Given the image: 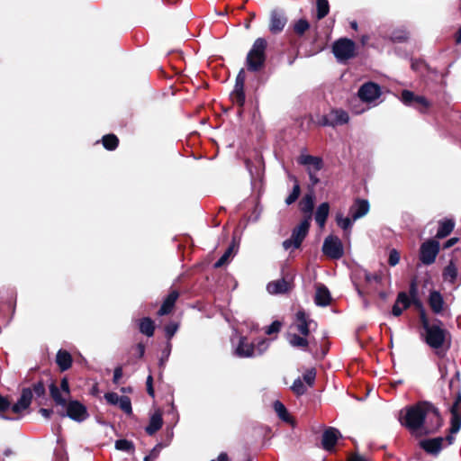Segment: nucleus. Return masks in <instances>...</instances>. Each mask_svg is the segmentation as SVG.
Segmentation results:
<instances>
[{
	"mask_svg": "<svg viewBox=\"0 0 461 461\" xmlns=\"http://www.w3.org/2000/svg\"><path fill=\"white\" fill-rule=\"evenodd\" d=\"M293 288V281L285 278L271 281L267 285L270 294H281L289 292Z\"/></svg>",
	"mask_w": 461,
	"mask_h": 461,
	"instance_id": "a211bd4d",
	"label": "nucleus"
},
{
	"mask_svg": "<svg viewBox=\"0 0 461 461\" xmlns=\"http://www.w3.org/2000/svg\"><path fill=\"white\" fill-rule=\"evenodd\" d=\"M246 81L245 69L241 68L236 77L233 91L230 93V99L233 104L242 106L245 103L244 85Z\"/></svg>",
	"mask_w": 461,
	"mask_h": 461,
	"instance_id": "9d476101",
	"label": "nucleus"
},
{
	"mask_svg": "<svg viewBox=\"0 0 461 461\" xmlns=\"http://www.w3.org/2000/svg\"><path fill=\"white\" fill-rule=\"evenodd\" d=\"M287 19L285 14L281 10H273L270 14L269 30L272 33H278L283 31Z\"/></svg>",
	"mask_w": 461,
	"mask_h": 461,
	"instance_id": "f3484780",
	"label": "nucleus"
},
{
	"mask_svg": "<svg viewBox=\"0 0 461 461\" xmlns=\"http://www.w3.org/2000/svg\"><path fill=\"white\" fill-rule=\"evenodd\" d=\"M301 211L312 217V212L314 207V194L312 191L306 194L300 203Z\"/></svg>",
	"mask_w": 461,
	"mask_h": 461,
	"instance_id": "7c9ffc66",
	"label": "nucleus"
},
{
	"mask_svg": "<svg viewBox=\"0 0 461 461\" xmlns=\"http://www.w3.org/2000/svg\"><path fill=\"white\" fill-rule=\"evenodd\" d=\"M323 253L332 259H339L344 254L343 245L341 240L336 237L328 236L322 245Z\"/></svg>",
	"mask_w": 461,
	"mask_h": 461,
	"instance_id": "1a4fd4ad",
	"label": "nucleus"
},
{
	"mask_svg": "<svg viewBox=\"0 0 461 461\" xmlns=\"http://www.w3.org/2000/svg\"><path fill=\"white\" fill-rule=\"evenodd\" d=\"M443 276L446 281H448L450 283H454L457 276V268L453 264V262H450L444 269Z\"/></svg>",
	"mask_w": 461,
	"mask_h": 461,
	"instance_id": "72a5a7b5",
	"label": "nucleus"
},
{
	"mask_svg": "<svg viewBox=\"0 0 461 461\" xmlns=\"http://www.w3.org/2000/svg\"><path fill=\"white\" fill-rule=\"evenodd\" d=\"M103 145L108 150H113L118 146V139L114 134H108L103 137Z\"/></svg>",
	"mask_w": 461,
	"mask_h": 461,
	"instance_id": "4c0bfd02",
	"label": "nucleus"
},
{
	"mask_svg": "<svg viewBox=\"0 0 461 461\" xmlns=\"http://www.w3.org/2000/svg\"><path fill=\"white\" fill-rule=\"evenodd\" d=\"M293 180L294 182V185L293 187L291 194L285 199V203L287 205L294 203L298 199V197L300 195V192H301L300 185H299L296 177L294 176Z\"/></svg>",
	"mask_w": 461,
	"mask_h": 461,
	"instance_id": "e433bc0d",
	"label": "nucleus"
},
{
	"mask_svg": "<svg viewBox=\"0 0 461 461\" xmlns=\"http://www.w3.org/2000/svg\"><path fill=\"white\" fill-rule=\"evenodd\" d=\"M454 226H455V223L452 220L441 221L438 225L436 238L443 239V238L448 236L452 232Z\"/></svg>",
	"mask_w": 461,
	"mask_h": 461,
	"instance_id": "2f4dec72",
	"label": "nucleus"
},
{
	"mask_svg": "<svg viewBox=\"0 0 461 461\" xmlns=\"http://www.w3.org/2000/svg\"><path fill=\"white\" fill-rule=\"evenodd\" d=\"M417 295H418V288H417L415 281H412L410 285V296L415 302V304L417 305V307L420 309L419 303H420L419 301H415Z\"/></svg>",
	"mask_w": 461,
	"mask_h": 461,
	"instance_id": "13d9d810",
	"label": "nucleus"
},
{
	"mask_svg": "<svg viewBox=\"0 0 461 461\" xmlns=\"http://www.w3.org/2000/svg\"><path fill=\"white\" fill-rule=\"evenodd\" d=\"M400 421L416 437L433 433L441 426V417L438 410L426 402L402 411Z\"/></svg>",
	"mask_w": 461,
	"mask_h": 461,
	"instance_id": "f257e3e1",
	"label": "nucleus"
},
{
	"mask_svg": "<svg viewBox=\"0 0 461 461\" xmlns=\"http://www.w3.org/2000/svg\"><path fill=\"white\" fill-rule=\"evenodd\" d=\"M178 330V325L175 322H170L165 327V334L167 339H171V338L176 334Z\"/></svg>",
	"mask_w": 461,
	"mask_h": 461,
	"instance_id": "603ef678",
	"label": "nucleus"
},
{
	"mask_svg": "<svg viewBox=\"0 0 461 461\" xmlns=\"http://www.w3.org/2000/svg\"><path fill=\"white\" fill-rule=\"evenodd\" d=\"M451 420L449 431L456 434L461 428V393H458L451 409Z\"/></svg>",
	"mask_w": 461,
	"mask_h": 461,
	"instance_id": "2eb2a0df",
	"label": "nucleus"
},
{
	"mask_svg": "<svg viewBox=\"0 0 461 461\" xmlns=\"http://www.w3.org/2000/svg\"><path fill=\"white\" fill-rule=\"evenodd\" d=\"M291 388L294 391V393L297 395H303L307 390L305 384L301 380V378L295 379Z\"/></svg>",
	"mask_w": 461,
	"mask_h": 461,
	"instance_id": "a18cd8bd",
	"label": "nucleus"
},
{
	"mask_svg": "<svg viewBox=\"0 0 461 461\" xmlns=\"http://www.w3.org/2000/svg\"><path fill=\"white\" fill-rule=\"evenodd\" d=\"M401 101L409 106H413L424 112L429 105L428 100L421 95H415L411 91L403 90L402 92Z\"/></svg>",
	"mask_w": 461,
	"mask_h": 461,
	"instance_id": "f8f14e48",
	"label": "nucleus"
},
{
	"mask_svg": "<svg viewBox=\"0 0 461 461\" xmlns=\"http://www.w3.org/2000/svg\"><path fill=\"white\" fill-rule=\"evenodd\" d=\"M419 306L420 320L425 330V342L436 350L441 349L446 344L448 348L450 345L449 332L442 327V321L435 320L434 323H430L422 304L419 303Z\"/></svg>",
	"mask_w": 461,
	"mask_h": 461,
	"instance_id": "f03ea898",
	"label": "nucleus"
},
{
	"mask_svg": "<svg viewBox=\"0 0 461 461\" xmlns=\"http://www.w3.org/2000/svg\"><path fill=\"white\" fill-rule=\"evenodd\" d=\"M122 396L116 393H106L104 399L111 405H117Z\"/></svg>",
	"mask_w": 461,
	"mask_h": 461,
	"instance_id": "5fc2aeb1",
	"label": "nucleus"
},
{
	"mask_svg": "<svg viewBox=\"0 0 461 461\" xmlns=\"http://www.w3.org/2000/svg\"><path fill=\"white\" fill-rule=\"evenodd\" d=\"M60 387L67 393H69V386H68V382L67 379H65V378L62 379L61 384H60Z\"/></svg>",
	"mask_w": 461,
	"mask_h": 461,
	"instance_id": "774afa93",
	"label": "nucleus"
},
{
	"mask_svg": "<svg viewBox=\"0 0 461 461\" xmlns=\"http://www.w3.org/2000/svg\"><path fill=\"white\" fill-rule=\"evenodd\" d=\"M400 261V254L396 249H392L389 253L388 263L390 266L394 267Z\"/></svg>",
	"mask_w": 461,
	"mask_h": 461,
	"instance_id": "4d7b16f0",
	"label": "nucleus"
},
{
	"mask_svg": "<svg viewBox=\"0 0 461 461\" xmlns=\"http://www.w3.org/2000/svg\"><path fill=\"white\" fill-rule=\"evenodd\" d=\"M309 23L306 20L300 19L294 24V29L297 34L303 35L309 29Z\"/></svg>",
	"mask_w": 461,
	"mask_h": 461,
	"instance_id": "49530a36",
	"label": "nucleus"
},
{
	"mask_svg": "<svg viewBox=\"0 0 461 461\" xmlns=\"http://www.w3.org/2000/svg\"><path fill=\"white\" fill-rule=\"evenodd\" d=\"M315 378H316V371L314 368H311L303 374V381L310 387L313 386Z\"/></svg>",
	"mask_w": 461,
	"mask_h": 461,
	"instance_id": "8fccbe9b",
	"label": "nucleus"
},
{
	"mask_svg": "<svg viewBox=\"0 0 461 461\" xmlns=\"http://www.w3.org/2000/svg\"><path fill=\"white\" fill-rule=\"evenodd\" d=\"M267 45V41L264 38H258L254 41L246 58L249 71L257 72L264 67Z\"/></svg>",
	"mask_w": 461,
	"mask_h": 461,
	"instance_id": "7ed1b4c3",
	"label": "nucleus"
},
{
	"mask_svg": "<svg viewBox=\"0 0 461 461\" xmlns=\"http://www.w3.org/2000/svg\"><path fill=\"white\" fill-rule=\"evenodd\" d=\"M299 164L306 167L312 186H315L320 179L317 173L323 167V160L320 157L302 154L298 158Z\"/></svg>",
	"mask_w": 461,
	"mask_h": 461,
	"instance_id": "423d86ee",
	"label": "nucleus"
},
{
	"mask_svg": "<svg viewBox=\"0 0 461 461\" xmlns=\"http://www.w3.org/2000/svg\"><path fill=\"white\" fill-rule=\"evenodd\" d=\"M163 425L162 414L159 411H155L149 418V425L145 430L149 435L155 434Z\"/></svg>",
	"mask_w": 461,
	"mask_h": 461,
	"instance_id": "bb28decb",
	"label": "nucleus"
},
{
	"mask_svg": "<svg viewBox=\"0 0 461 461\" xmlns=\"http://www.w3.org/2000/svg\"><path fill=\"white\" fill-rule=\"evenodd\" d=\"M140 331L146 335L147 337H152L155 330L154 321L149 318L145 317L140 321Z\"/></svg>",
	"mask_w": 461,
	"mask_h": 461,
	"instance_id": "473e14b6",
	"label": "nucleus"
},
{
	"mask_svg": "<svg viewBox=\"0 0 461 461\" xmlns=\"http://www.w3.org/2000/svg\"><path fill=\"white\" fill-rule=\"evenodd\" d=\"M293 327L303 336H308L311 331L317 330V322L311 319L304 311H298L295 313Z\"/></svg>",
	"mask_w": 461,
	"mask_h": 461,
	"instance_id": "6e6552de",
	"label": "nucleus"
},
{
	"mask_svg": "<svg viewBox=\"0 0 461 461\" xmlns=\"http://www.w3.org/2000/svg\"><path fill=\"white\" fill-rule=\"evenodd\" d=\"M269 345H270L269 339H260L256 345H254L256 356H260V355L264 354L269 348Z\"/></svg>",
	"mask_w": 461,
	"mask_h": 461,
	"instance_id": "37998d69",
	"label": "nucleus"
},
{
	"mask_svg": "<svg viewBox=\"0 0 461 461\" xmlns=\"http://www.w3.org/2000/svg\"><path fill=\"white\" fill-rule=\"evenodd\" d=\"M58 366L62 371L68 370L72 364L71 355L66 350H59L56 357Z\"/></svg>",
	"mask_w": 461,
	"mask_h": 461,
	"instance_id": "c756f323",
	"label": "nucleus"
},
{
	"mask_svg": "<svg viewBox=\"0 0 461 461\" xmlns=\"http://www.w3.org/2000/svg\"><path fill=\"white\" fill-rule=\"evenodd\" d=\"M281 326H282V323L280 321H275L269 326H267L266 328L265 332L267 335L277 333L280 331Z\"/></svg>",
	"mask_w": 461,
	"mask_h": 461,
	"instance_id": "864d4df0",
	"label": "nucleus"
},
{
	"mask_svg": "<svg viewBox=\"0 0 461 461\" xmlns=\"http://www.w3.org/2000/svg\"><path fill=\"white\" fill-rule=\"evenodd\" d=\"M429 304L435 314H440L444 309V299L438 291H431L429 295Z\"/></svg>",
	"mask_w": 461,
	"mask_h": 461,
	"instance_id": "b1692460",
	"label": "nucleus"
},
{
	"mask_svg": "<svg viewBox=\"0 0 461 461\" xmlns=\"http://www.w3.org/2000/svg\"><path fill=\"white\" fill-rule=\"evenodd\" d=\"M439 249L440 244L435 239H429L424 241L420 248V260L426 266L433 264Z\"/></svg>",
	"mask_w": 461,
	"mask_h": 461,
	"instance_id": "0eeeda50",
	"label": "nucleus"
},
{
	"mask_svg": "<svg viewBox=\"0 0 461 461\" xmlns=\"http://www.w3.org/2000/svg\"><path fill=\"white\" fill-rule=\"evenodd\" d=\"M136 351L138 354V357H142L145 353V346L142 343H139L136 346Z\"/></svg>",
	"mask_w": 461,
	"mask_h": 461,
	"instance_id": "0e129e2a",
	"label": "nucleus"
},
{
	"mask_svg": "<svg viewBox=\"0 0 461 461\" xmlns=\"http://www.w3.org/2000/svg\"><path fill=\"white\" fill-rule=\"evenodd\" d=\"M329 212H330V205L328 203H322L318 206L314 218H315V221L320 226V228L324 227L327 218L329 216Z\"/></svg>",
	"mask_w": 461,
	"mask_h": 461,
	"instance_id": "cd10ccee",
	"label": "nucleus"
},
{
	"mask_svg": "<svg viewBox=\"0 0 461 461\" xmlns=\"http://www.w3.org/2000/svg\"><path fill=\"white\" fill-rule=\"evenodd\" d=\"M411 305V300L405 292H400L397 295L395 303L393 306L392 313L393 316H400L403 310L409 308Z\"/></svg>",
	"mask_w": 461,
	"mask_h": 461,
	"instance_id": "4be33fe9",
	"label": "nucleus"
},
{
	"mask_svg": "<svg viewBox=\"0 0 461 461\" xmlns=\"http://www.w3.org/2000/svg\"><path fill=\"white\" fill-rule=\"evenodd\" d=\"M115 447L122 451H131L133 449V444L127 439H119L115 442Z\"/></svg>",
	"mask_w": 461,
	"mask_h": 461,
	"instance_id": "09e8293b",
	"label": "nucleus"
},
{
	"mask_svg": "<svg viewBox=\"0 0 461 461\" xmlns=\"http://www.w3.org/2000/svg\"><path fill=\"white\" fill-rule=\"evenodd\" d=\"M369 212V203L364 199H357L349 208V214L353 221L364 217Z\"/></svg>",
	"mask_w": 461,
	"mask_h": 461,
	"instance_id": "aec40b11",
	"label": "nucleus"
},
{
	"mask_svg": "<svg viewBox=\"0 0 461 461\" xmlns=\"http://www.w3.org/2000/svg\"><path fill=\"white\" fill-rule=\"evenodd\" d=\"M162 447H163L162 444L156 445L152 448V450L150 451L149 455H148V456H146L144 457V461H153V460H155L158 456L159 452L162 449Z\"/></svg>",
	"mask_w": 461,
	"mask_h": 461,
	"instance_id": "3c124183",
	"label": "nucleus"
},
{
	"mask_svg": "<svg viewBox=\"0 0 461 461\" xmlns=\"http://www.w3.org/2000/svg\"><path fill=\"white\" fill-rule=\"evenodd\" d=\"M336 221H337V224L341 228L343 229L344 230H349L352 225H353V222L355 221H353V218H349V217H343L342 214H338L337 217H336Z\"/></svg>",
	"mask_w": 461,
	"mask_h": 461,
	"instance_id": "ea45409f",
	"label": "nucleus"
},
{
	"mask_svg": "<svg viewBox=\"0 0 461 461\" xmlns=\"http://www.w3.org/2000/svg\"><path fill=\"white\" fill-rule=\"evenodd\" d=\"M348 461H368L366 457L360 455H352L348 457Z\"/></svg>",
	"mask_w": 461,
	"mask_h": 461,
	"instance_id": "338daca9",
	"label": "nucleus"
},
{
	"mask_svg": "<svg viewBox=\"0 0 461 461\" xmlns=\"http://www.w3.org/2000/svg\"><path fill=\"white\" fill-rule=\"evenodd\" d=\"M365 277L367 282H373V281L380 282V280H381V277L375 274L366 273Z\"/></svg>",
	"mask_w": 461,
	"mask_h": 461,
	"instance_id": "e2e57ef3",
	"label": "nucleus"
},
{
	"mask_svg": "<svg viewBox=\"0 0 461 461\" xmlns=\"http://www.w3.org/2000/svg\"><path fill=\"white\" fill-rule=\"evenodd\" d=\"M307 336H300L298 334H290L288 336V342L293 348H298L304 351L307 350L310 340Z\"/></svg>",
	"mask_w": 461,
	"mask_h": 461,
	"instance_id": "c85d7f7f",
	"label": "nucleus"
},
{
	"mask_svg": "<svg viewBox=\"0 0 461 461\" xmlns=\"http://www.w3.org/2000/svg\"><path fill=\"white\" fill-rule=\"evenodd\" d=\"M311 223V216H306L293 231L290 239L283 241V248L285 250L298 249L306 237Z\"/></svg>",
	"mask_w": 461,
	"mask_h": 461,
	"instance_id": "20e7f679",
	"label": "nucleus"
},
{
	"mask_svg": "<svg viewBox=\"0 0 461 461\" xmlns=\"http://www.w3.org/2000/svg\"><path fill=\"white\" fill-rule=\"evenodd\" d=\"M179 296V294L177 291H171L169 294L167 296V298L164 300L159 311L158 315H167L171 312L173 310L175 303Z\"/></svg>",
	"mask_w": 461,
	"mask_h": 461,
	"instance_id": "a878e982",
	"label": "nucleus"
},
{
	"mask_svg": "<svg viewBox=\"0 0 461 461\" xmlns=\"http://www.w3.org/2000/svg\"><path fill=\"white\" fill-rule=\"evenodd\" d=\"M146 385H147V392H148L149 395H150L151 397H154L155 392H154V388H153V377L151 375H148L147 381H146Z\"/></svg>",
	"mask_w": 461,
	"mask_h": 461,
	"instance_id": "bf43d9fd",
	"label": "nucleus"
},
{
	"mask_svg": "<svg viewBox=\"0 0 461 461\" xmlns=\"http://www.w3.org/2000/svg\"><path fill=\"white\" fill-rule=\"evenodd\" d=\"M391 39L394 42H403L408 39V32L404 30H397L392 33Z\"/></svg>",
	"mask_w": 461,
	"mask_h": 461,
	"instance_id": "de8ad7c7",
	"label": "nucleus"
},
{
	"mask_svg": "<svg viewBox=\"0 0 461 461\" xmlns=\"http://www.w3.org/2000/svg\"><path fill=\"white\" fill-rule=\"evenodd\" d=\"M122 367L117 366L113 371V383L118 384L119 380L122 378Z\"/></svg>",
	"mask_w": 461,
	"mask_h": 461,
	"instance_id": "052dcab7",
	"label": "nucleus"
},
{
	"mask_svg": "<svg viewBox=\"0 0 461 461\" xmlns=\"http://www.w3.org/2000/svg\"><path fill=\"white\" fill-rule=\"evenodd\" d=\"M331 300L330 293L325 285H318L316 288L314 302L318 306L325 307Z\"/></svg>",
	"mask_w": 461,
	"mask_h": 461,
	"instance_id": "393cba45",
	"label": "nucleus"
},
{
	"mask_svg": "<svg viewBox=\"0 0 461 461\" xmlns=\"http://www.w3.org/2000/svg\"><path fill=\"white\" fill-rule=\"evenodd\" d=\"M357 95L362 101L371 103L379 98L381 89L377 84L368 82L360 86Z\"/></svg>",
	"mask_w": 461,
	"mask_h": 461,
	"instance_id": "ddd939ff",
	"label": "nucleus"
},
{
	"mask_svg": "<svg viewBox=\"0 0 461 461\" xmlns=\"http://www.w3.org/2000/svg\"><path fill=\"white\" fill-rule=\"evenodd\" d=\"M119 407L127 414L132 412L131 402L128 396L122 395L118 402Z\"/></svg>",
	"mask_w": 461,
	"mask_h": 461,
	"instance_id": "c03bdc74",
	"label": "nucleus"
},
{
	"mask_svg": "<svg viewBox=\"0 0 461 461\" xmlns=\"http://www.w3.org/2000/svg\"><path fill=\"white\" fill-rule=\"evenodd\" d=\"M32 399V392L30 388H24L22 391L21 396L18 401L12 405V411L14 413H21L31 405Z\"/></svg>",
	"mask_w": 461,
	"mask_h": 461,
	"instance_id": "6ab92c4d",
	"label": "nucleus"
},
{
	"mask_svg": "<svg viewBox=\"0 0 461 461\" xmlns=\"http://www.w3.org/2000/svg\"><path fill=\"white\" fill-rule=\"evenodd\" d=\"M458 241V239L457 238H451L449 240H447L445 244H444V249H449L451 248L452 246H454L456 243H457Z\"/></svg>",
	"mask_w": 461,
	"mask_h": 461,
	"instance_id": "69168bd1",
	"label": "nucleus"
},
{
	"mask_svg": "<svg viewBox=\"0 0 461 461\" xmlns=\"http://www.w3.org/2000/svg\"><path fill=\"white\" fill-rule=\"evenodd\" d=\"M50 391L51 397L54 399L57 404L62 406L66 404V400L62 398L59 389L55 384H52L50 386Z\"/></svg>",
	"mask_w": 461,
	"mask_h": 461,
	"instance_id": "79ce46f5",
	"label": "nucleus"
},
{
	"mask_svg": "<svg viewBox=\"0 0 461 461\" xmlns=\"http://www.w3.org/2000/svg\"><path fill=\"white\" fill-rule=\"evenodd\" d=\"M10 410L12 411L11 402L8 401L7 398L0 395V418L4 419V420H15V418H12V417H9L5 414V411H10Z\"/></svg>",
	"mask_w": 461,
	"mask_h": 461,
	"instance_id": "f704fd0d",
	"label": "nucleus"
},
{
	"mask_svg": "<svg viewBox=\"0 0 461 461\" xmlns=\"http://www.w3.org/2000/svg\"><path fill=\"white\" fill-rule=\"evenodd\" d=\"M234 247H235V245L232 244L226 249V251L223 253V255L214 263L215 268H219L228 262L230 257L233 253Z\"/></svg>",
	"mask_w": 461,
	"mask_h": 461,
	"instance_id": "a19ab883",
	"label": "nucleus"
},
{
	"mask_svg": "<svg viewBox=\"0 0 461 461\" xmlns=\"http://www.w3.org/2000/svg\"><path fill=\"white\" fill-rule=\"evenodd\" d=\"M332 52L339 62H346L355 56L356 44L347 38L339 39L332 44Z\"/></svg>",
	"mask_w": 461,
	"mask_h": 461,
	"instance_id": "39448f33",
	"label": "nucleus"
},
{
	"mask_svg": "<svg viewBox=\"0 0 461 461\" xmlns=\"http://www.w3.org/2000/svg\"><path fill=\"white\" fill-rule=\"evenodd\" d=\"M339 436L340 433L337 429L331 427L327 429L322 435V447L328 451L332 450Z\"/></svg>",
	"mask_w": 461,
	"mask_h": 461,
	"instance_id": "412c9836",
	"label": "nucleus"
},
{
	"mask_svg": "<svg viewBox=\"0 0 461 461\" xmlns=\"http://www.w3.org/2000/svg\"><path fill=\"white\" fill-rule=\"evenodd\" d=\"M454 441L453 434L447 436L446 438H435L431 439L422 440L420 442L421 447L428 453L438 454L443 447V443L447 442V445H451Z\"/></svg>",
	"mask_w": 461,
	"mask_h": 461,
	"instance_id": "9b49d317",
	"label": "nucleus"
},
{
	"mask_svg": "<svg viewBox=\"0 0 461 461\" xmlns=\"http://www.w3.org/2000/svg\"><path fill=\"white\" fill-rule=\"evenodd\" d=\"M349 116L347 112L341 109H334L324 116L321 120V124L324 126H337L342 125L348 122Z\"/></svg>",
	"mask_w": 461,
	"mask_h": 461,
	"instance_id": "4468645a",
	"label": "nucleus"
},
{
	"mask_svg": "<svg viewBox=\"0 0 461 461\" xmlns=\"http://www.w3.org/2000/svg\"><path fill=\"white\" fill-rule=\"evenodd\" d=\"M235 354L240 357H256L254 344L249 343L244 337L240 338L239 345L235 349Z\"/></svg>",
	"mask_w": 461,
	"mask_h": 461,
	"instance_id": "5701e85b",
	"label": "nucleus"
},
{
	"mask_svg": "<svg viewBox=\"0 0 461 461\" xmlns=\"http://www.w3.org/2000/svg\"><path fill=\"white\" fill-rule=\"evenodd\" d=\"M274 410L282 420L286 422L290 420V415L288 414L285 406L281 402L276 401L274 402Z\"/></svg>",
	"mask_w": 461,
	"mask_h": 461,
	"instance_id": "c9c22d12",
	"label": "nucleus"
},
{
	"mask_svg": "<svg viewBox=\"0 0 461 461\" xmlns=\"http://www.w3.org/2000/svg\"><path fill=\"white\" fill-rule=\"evenodd\" d=\"M33 391L37 396L42 395L45 392L43 384H41V383L35 384L33 386Z\"/></svg>",
	"mask_w": 461,
	"mask_h": 461,
	"instance_id": "680f3d73",
	"label": "nucleus"
},
{
	"mask_svg": "<svg viewBox=\"0 0 461 461\" xmlns=\"http://www.w3.org/2000/svg\"><path fill=\"white\" fill-rule=\"evenodd\" d=\"M171 353V343L167 342L166 348L162 350V356L159 359V365L164 366Z\"/></svg>",
	"mask_w": 461,
	"mask_h": 461,
	"instance_id": "6e6d98bb",
	"label": "nucleus"
},
{
	"mask_svg": "<svg viewBox=\"0 0 461 461\" xmlns=\"http://www.w3.org/2000/svg\"><path fill=\"white\" fill-rule=\"evenodd\" d=\"M330 11L328 0H317V18H324Z\"/></svg>",
	"mask_w": 461,
	"mask_h": 461,
	"instance_id": "58836bf2",
	"label": "nucleus"
},
{
	"mask_svg": "<svg viewBox=\"0 0 461 461\" xmlns=\"http://www.w3.org/2000/svg\"><path fill=\"white\" fill-rule=\"evenodd\" d=\"M67 414L77 421H83L87 418L86 408L77 401H72L68 404Z\"/></svg>",
	"mask_w": 461,
	"mask_h": 461,
	"instance_id": "dca6fc26",
	"label": "nucleus"
}]
</instances>
